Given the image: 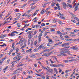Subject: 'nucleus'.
<instances>
[{
  "instance_id": "obj_1",
  "label": "nucleus",
  "mask_w": 79,
  "mask_h": 79,
  "mask_svg": "<svg viewBox=\"0 0 79 79\" xmlns=\"http://www.w3.org/2000/svg\"><path fill=\"white\" fill-rule=\"evenodd\" d=\"M60 53L61 55L64 56H67V55L65 53H67V52H69V50L65 48L60 49Z\"/></svg>"
},
{
  "instance_id": "obj_2",
  "label": "nucleus",
  "mask_w": 79,
  "mask_h": 79,
  "mask_svg": "<svg viewBox=\"0 0 79 79\" xmlns=\"http://www.w3.org/2000/svg\"><path fill=\"white\" fill-rule=\"evenodd\" d=\"M53 52H54V51H51L50 52L48 53H44V55H42V56H46V57H48V56H50V55L52 54L53 53Z\"/></svg>"
},
{
  "instance_id": "obj_3",
  "label": "nucleus",
  "mask_w": 79,
  "mask_h": 79,
  "mask_svg": "<svg viewBox=\"0 0 79 79\" xmlns=\"http://www.w3.org/2000/svg\"><path fill=\"white\" fill-rule=\"evenodd\" d=\"M21 56H16V57H15L13 58V60H17L18 61H19L21 60Z\"/></svg>"
},
{
  "instance_id": "obj_4",
  "label": "nucleus",
  "mask_w": 79,
  "mask_h": 79,
  "mask_svg": "<svg viewBox=\"0 0 79 79\" xmlns=\"http://www.w3.org/2000/svg\"><path fill=\"white\" fill-rule=\"evenodd\" d=\"M20 72L18 71L17 72L16 71V70H15L14 72L13 73L11 74V76H14V75H15L16 74H18V73H19Z\"/></svg>"
},
{
  "instance_id": "obj_5",
  "label": "nucleus",
  "mask_w": 79,
  "mask_h": 79,
  "mask_svg": "<svg viewBox=\"0 0 79 79\" xmlns=\"http://www.w3.org/2000/svg\"><path fill=\"white\" fill-rule=\"evenodd\" d=\"M70 48L73 49V50H78V48L76 46H73Z\"/></svg>"
},
{
  "instance_id": "obj_6",
  "label": "nucleus",
  "mask_w": 79,
  "mask_h": 79,
  "mask_svg": "<svg viewBox=\"0 0 79 79\" xmlns=\"http://www.w3.org/2000/svg\"><path fill=\"white\" fill-rule=\"evenodd\" d=\"M69 43H64V44H61L60 45V47H65L66 46V45H69Z\"/></svg>"
},
{
  "instance_id": "obj_7",
  "label": "nucleus",
  "mask_w": 79,
  "mask_h": 79,
  "mask_svg": "<svg viewBox=\"0 0 79 79\" xmlns=\"http://www.w3.org/2000/svg\"><path fill=\"white\" fill-rule=\"evenodd\" d=\"M28 33L29 35L28 36V37H29V38H30L31 36V33H32V31H28Z\"/></svg>"
},
{
  "instance_id": "obj_8",
  "label": "nucleus",
  "mask_w": 79,
  "mask_h": 79,
  "mask_svg": "<svg viewBox=\"0 0 79 79\" xmlns=\"http://www.w3.org/2000/svg\"><path fill=\"white\" fill-rule=\"evenodd\" d=\"M49 43H48V44H52V40H51V39H49L48 40Z\"/></svg>"
},
{
  "instance_id": "obj_9",
  "label": "nucleus",
  "mask_w": 79,
  "mask_h": 79,
  "mask_svg": "<svg viewBox=\"0 0 79 79\" xmlns=\"http://www.w3.org/2000/svg\"><path fill=\"white\" fill-rule=\"evenodd\" d=\"M23 70V68H19L17 69H16L15 70V71H22Z\"/></svg>"
},
{
  "instance_id": "obj_10",
  "label": "nucleus",
  "mask_w": 79,
  "mask_h": 79,
  "mask_svg": "<svg viewBox=\"0 0 79 79\" xmlns=\"http://www.w3.org/2000/svg\"><path fill=\"white\" fill-rule=\"evenodd\" d=\"M44 10H45L44 9H43L40 12L41 14H42L43 15H44V14L45 13V12H44Z\"/></svg>"
},
{
  "instance_id": "obj_11",
  "label": "nucleus",
  "mask_w": 79,
  "mask_h": 79,
  "mask_svg": "<svg viewBox=\"0 0 79 79\" xmlns=\"http://www.w3.org/2000/svg\"><path fill=\"white\" fill-rule=\"evenodd\" d=\"M79 38L73 40V42H76L77 41H79Z\"/></svg>"
},
{
  "instance_id": "obj_12",
  "label": "nucleus",
  "mask_w": 79,
  "mask_h": 79,
  "mask_svg": "<svg viewBox=\"0 0 79 79\" xmlns=\"http://www.w3.org/2000/svg\"><path fill=\"white\" fill-rule=\"evenodd\" d=\"M4 37H5V35H1L0 38H1V39H4Z\"/></svg>"
},
{
  "instance_id": "obj_13",
  "label": "nucleus",
  "mask_w": 79,
  "mask_h": 79,
  "mask_svg": "<svg viewBox=\"0 0 79 79\" xmlns=\"http://www.w3.org/2000/svg\"><path fill=\"white\" fill-rule=\"evenodd\" d=\"M78 6L77 5L75 8H74V9L75 10H74V11H76V10H78Z\"/></svg>"
},
{
  "instance_id": "obj_14",
  "label": "nucleus",
  "mask_w": 79,
  "mask_h": 79,
  "mask_svg": "<svg viewBox=\"0 0 79 79\" xmlns=\"http://www.w3.org/2000/svg\"><path fill=\"white\" fill-rule=\"evenodd\" d=\"M48 71L49 72V73H53V70L52 69H50Z\"/></svg>"
},
{
  "instance_id": "obj_15",
  "label": "nucleus",
  "mask_w": 79,
  "mask_h": 79,
  "mask_svg": "<svg viewBox=\"0 0 79 79\" xmlns=\"http://www.w3.org/2000/svg\"><path fill=\"white\" fill-rule=\"evenodd\" d=\"M50 31L52 32H55V30L54 29V28H52L51 29Z\"/></svg>"
},
{
  "instance_id": "obj_16",
  "label": "nucleus",
  "mask_w": 79,
  "mask_h": 79,
  "mask_svg": "<svg viewBox=\"0 0 79 79\" xmlns=\"http://www.w3.org/2000/svg\"><path fill=\"white\" fill-rule=\"evenodd\" d=\"M59 66H60L59 65L53 64V67H59Z\"/></svg>"
},
{
  "instance_id": "obj_17",
  "label": "nucleus",
  "mask_w": 79,
  "mask_h": 79,
  "mask_svg": "<svg viewBox=\"0 0 79 79\" xmlns=\"http://www.w3.org/2000/svg\"><path fill=\"white\" fill-rule=\"evenodd\" d=\"M63 6H67V7L68 6V5H66V3H64V2H63Z\"/></svg>"
},
{
  "instance_id": "obj_18",
  "label": "nucleus",
  "mask_w": 79,
  "mask_h": 79,
  "mask_svg": "<svg viewBox=\"0 0 79 79\" xmlns=\"http://www.w3.org/2000/svg\"><path fill=\"white\" fill-rule=\"evenodd\" d=\"M54 71L56 72V74H58V71H57V69L56 68L54 69Z\"/></svg>"
},
{
  "instance_id": "obj_19",
  "label": "nucleus",
  "mask_w": 79,
  "mask_h": 79,
  "mask_svg": "<svg viewBox=\"0 0 79 79\" xmlns=\"http://www.w3.org/2000/svg\"><path fill=\"white\" fill-rule=\"evenodd\" d=\"M71 21L73 23H76V21L72 19L71 20Z\"/></svg>"
},
{
  "instance_id": "obj_20",
  "label": "nucleus",
  "mask_w": 79,
  "mask_h": 79,
  "mask_svg": "<svg viewBox=\"0 0 79 79\" xmlns=\"http://www.w3.org/2000/svg\"><path fill=\"white\" fill-rule=\"evenodd\" d=\"M60 39L61 40H64V39L63 37V36L62 35H60Z\"/></svg>"
},
{
  "instance_id": "obj_21",
  "label": "nucleus",
  "mask_w": 79,
  "mask_h": 79,
  "mask_svg": "<svg viewBox=\"0 0 79 79\" xmlns=\"http://www.w3.org/2000/svg\"><path fill=\"white\" fill-rule=\"evenodd\" d=\"M39 42H40L41 40H42V39L41 38V37H39Z\"/></svg>"
},
{
  "instance_id": "obj_22",
  "label": "nucleus",
  "mask_w": 79,
  "mask_h": 79,
  "mask_svg": "<svg viewBox=\"0 0 79 79\" xmlns=\"http://www.w3.org/2000/svg\"><path fill=\"white\" fill-rule=\"evenodd\" d=\"M12 64L11 65V67H13V66H14L15 65V61H13V62H12Z\"/></svg>"
},
{
  "instance_id": "obj_23",
  "label": "nucleus",
  "mask_w": 79,
  "mask_h": 79,
  "mask_svg": "<svg viewBox=\"0 0 79 79\" xmlns=\"http://www.w3.org/2000/svg\"><path fill=\"white\" fill-rule=\"evenodd\" d=\"M14 11H15V12H19V9H17L15 10Z\"/></svg>"
},
{
  "instance_id": "obj_24",
  "label": "nucleus",
  "mask_w": 79,
  "mask_h": 79,
  "mask_svg": "<svg viewBox=\"0 0 79 79\" xmlns=\"http://www.w3.org/2000/svg\"><path fill=\"white\" fill-rule=\"evenodd\" d=\"M8 68V66H7L3 70H4V71H6V69H7Z\"/></svg>"
},
{
  "instance_id": "obj_25",
  "label": "nucleus",
  "mask_w": 79,
  "mask_h": 79,
  "mask_svg": "<svg viewBox=\"0 0 79 79\" xmlns=\"http://www.w3.org/2000/svg\"><path fill=\"white\" fill-rule=\"evenodd\" d=\"M60 45V43H56V44H54V45L55 46H57L58 45Z\"/></svg>"
},
{
  "instance_id": "obj_26",
  "label": "nucleus",
  "mask_w": 79,
  "mask_h": 79,
  "mask_svg": "<svg viewBox=\"0 0 79 79\" xmlns=\"http://www.w3.org/2000/svg\"><path fill=\"white\" fill-rule=\"evenodd\" d=\"M74 19H76L77 21H79V19H78L77 17H75V18H74Z\"/></svg>"
},
{
  "instance_id": "obj_27",
  "label": "nucleus",
  "mask_w": 79,
  "mask_h": 79,
  "mask_svg": "<svg viewBox=\"0 0 79 79\" xmlns=\"http://www.w3.org/2000/svg\"><path fill=\"white\" fill-rule=\"evenodd\" d=\"M16 16H18V17H19L21 16V13H18L17 14Z\"/></svg>"
},
{
  "instance_id": "obj_28",
  "label": "nucleus",
  "mask_w": 79,
  "mask_h": 79,
  "mask_svg": "<svg viewBox=\"0 0 79 79\" xmlns=\"http://www.w3.org/2000/svg\"><path fill=\"white\" fill-rule=\"evenodd\" d=\"M67 4L68 5V6H69L70 8H72V6L71 5L69 4L68 3H67Z\"/></svg>"
},
{
  "instance_id": "obj_29",
  "label": "nucleus",
  "mask_w": 79,
  "mask_h": 79,
  "mask_svg": "<svg viewBox=\"0 0 79 79\" xmlns=\"http://www.w3.org/2000/svg\"><path fill=\"white\" fill-rule=\"evenodd\" d=\"M4 46H6V44H4L3 45H0V47H4Z\"/></svg>"
},
{
  "instance_id": "obj_30",
  "label": "nucleus",
  "mask_w": 79,
  "mask_h": 79,
  "mask_svg": "<svg viewBox=\"0 0 79 79\" xmlns=\"http://www.w3.org/2000/svg\"><path fill=\"white\" fill-rule=\"evenodd\" d=\"M42 45H41L40 46L39 48H38V49H40V48H42Z\"/></svg>"
},
{
  "instance_id": "obj_31",
  "label": "nucleus",
  "mask_w": 79,
  "mask_h": 79,
  "mask_svg": "<svg viewBox=\"0 0 79 79\" xmlns=\"http://www.w3.org/2000/svg\"><path fill=\"white\" fill-rule=\"evenodd\" d=\"M68 34V32H66L65 33L63 32V35H66Z\"/></svg>"
},
{
  "instance_id": "obj_32",
  "label": "nucleus",
  "mask_w": 79,
  "mask_h": 79,
  "mask_svg": "<svg viewBox=\"0 0 79 79\" xmlns=\"http://www.w3.org/2000/svg\"><path fill=\"white\" fill-rule=\"evenodd\" d=\"M72 16H73V18H76V15L73 14L72 15Z\"/></svg>"
},
{
  "instance_id": "obj_33",
  "label": "nucleus",
  "mask_w": 79,
  "mask_h": 79,
  "mask_svg": "<svg viewBox=\"0 0 79 79\" xmlns=\"http://www.w3.org/2000/svg\"><path fill=\"white\" fill-rule=\"evenodd\" d=\"M23 38H21V39L20 40V41L19 42V44H20V42H21V41H22V40H23Z\"/></svg>"
},
{
  "instance_id": "obj_34",
  "label": "nucleus",
  "mask_w": 79,
  "mask_h": 79,
  "mask_svg": "<svg viewBox=\"0 0 79 79\" xmlns=\"http://www.w3.org/2000/svg\"><path fill=\"white\" fill-rule=\"evenodd\" d=\"M17 25L18 27H20V25H19V23H17Z\"/></svg>"
},
{
  "instance_id": "obj_35",
  "label": "nucleus",
  "mask_w": 79,
  "mask_h": 79,
  "mask_svg": "<svg viewBox=\"0 0 79 79\" xmlns=\"http://www.w3.org/2000/svg\"><path fill=\"white\" fill-rule=\"evenodd\" d=\"M56 3H52V4H51V6H55V5H56Z\"/></svg>"
},
{
  "instance_id": "obj_36",
  "label": "nucleus",
  "mask_w": 79,
  "mask_h": 79,
  "mask_svg": "<svg viewBox=\"0 0 79 79\" xmlns=\"http://www.w3.org/2000/svg\"><path fill=\"white\" fill-rule=\"evenodd\" d=\"M11 36H15V34L14 33H11Z\"/></svg>"
},
{
  "instance_id": "obj_37",
  "label": "nucleus",
  "mask_w": 79,
  "mask_h": 79,
  "mask_svg": "<svg viewBox=\"0 0 79 79\" xmlns=\"http://www.w3.org/2000/svg\"><path fill=\"white\" fill-rule=\"evenodd\" d=\"M56 23V20L54 19L53 20V23Z\"/></svg>"
},
{
  "instance_id": "obj_38",
  "label": "nucleus",
  "mask_w": 79,
  "mask_h": 79,
  "mask_svg": "<svg viewBox=\"0 0 79 79\" xmlns=\"http://www.w3.org/2000/svg\"><path fill=\"white\" fill-rule=\"evenodd\" d=\"M56 6H58V10H60V9L59 8V4H58V3H57L56 4Z\"/></svg>"
},
{
  "instance_id": "obj_39",
  "label": "nucleus",
  "mask_w": 79,
  "mask_h": 79,
  "mask_svg": "<svg viewBox=\"0 0 79 79\" xmlns=\"http://www.w3.org/2000/svg\"><path fill=\"white\" fill-rule=\"evenodd\" d=\"M49 61H51V63L52 64L54 63V62L52 61V60L51 59L49 60Z\"/></svg>"
},
{
  "instance_id": "obj_40",
  "label": "nucleus",
  "mask_w": 79,
  "mask_h": 79,
  "mask_svg": "<svg viewBox=\"0 0 79 79\" xmlns=\"http://www.w3.org/2000/svg\"><path fill=\"white\" fill-rule=\"evenodd\" d=\"M37 40H36L35 41V42H34L35 46V45H36L37 44Z\"/></svg>"
},
{
  "instance_id": "obj_41",
  "label": "nucleus",
  "mask_w": 79,
  "mask_h": 79,
  "mask_svg": "<svg viewBox=\"0 0 79 79\" xmlns=\"http://www.w3.org/2000/svg\"><path fill=\"white\" fill-rule=\"evenodd\" d=\"M60 66H62V67H64V65L62 64H60Z\"/></svg>"
},
{
  "instance_id": "obj_42",
  "label": "nucleus",
  "mask_w": 79,
  "mask_h": 79,
  "mask_svg": "<svg viewBox=\"0 0 79 79\" xmlns=\"http://www.w3.org/2000/svg\"><path fill=\"white\" fill-rule=\"evenodd\" d=\"M64 62V63H68V60H63Z\"/></svg>"
},
{
  "instance_id": "obj_43",
  "label": "nucleus",
  "mask_w": 79,
  "mask_h": 79,
  "mask_svg": "<svg viewBox=\"0 0 79 79\" xmlns=\"http://www.w3.org/2000/svg\"><path fill=\"white\" fill-rule=\"evenodd\" d=\"M37 31H35L34 33V34H33L34 35H35V34H37Z\"/></svg>"
},
{
  "instance_id": "obj_44",
  "label": "nucleus",
  "mask_w": 79,
  "mask_h": 79,
  "mask_svg": "<svg viewBox=\"0 0 79 79\" xmlns=\"http://www.w3.org/2000/svg\"><path fill=\"white\" fill-rule=\"evenodd\" d=\"M52 57H53V58H55V60H56V61H57V62H58V60H57V58H56L54 56H53Z\"/></svg>"
},
{
  "instance_id": "obj_45",
  "label": "nucleus",
  "mask_w": 79,
  "mask_h": 79,
  "mask_svg": "<svg viewBox=\"0 0 79 79\" xmlns=\"http://www.w3.org/2000/svg\"><path fill=\"white\" fill-rule=\"evenodd\" d=\"M60 18L62 19H65V18L64 17H61V16H60Z\"/></svg>"
},
{
  "instance_id": "obj_46",
  "label": "nucleus",
  "mask_w": 79,
  "mask_h": 79,
  "mask_svg": "<svg viewBox=\"0 0 79 79\" xmlns=\"http://www.w3.org/2000/svg\"><path fill=\"white\" fill-rule=\"evenodd\" d=\"M26 42H24V47H26Z\"/></svg>"
},
{
  "instance_id": "obj_47",
  "label": "nucleus",
  "mask_w": 79,
  "mask_h": 79,
  "mask_svg": "<svg viewBox=\"0 0 79 79\" xmlns=\"http://www.w3.org/2000/svg\"><path fill=\"white\" fill-rule=\"evenodd\" d=\"M42 36V34H40V35H39L38 37L40 38L41 37V36Z\"/></svg>"
},
{
  "instance_id": "obj_48",
  "label": "nucleus",
  "mask_w": 79,
  "mask_h": 79,
  "mask_svg": "<svg viewBox=\"0 0 79 79\" xmlns=\"http://www.w3.org/2000/svg\"><path fill=\"white\" fill-rule=\"evenodd\" d=\"M70 47V46H66V47L64 48H66L67 49H68V48H69Z\"/></svg>"
},
{
  "instance_id": "obj_49",
  "label": "nucleus",
  "mask_w": 79,
  "mask_h": 79,
  "mask_svg": "<svg viewBox=\"0 0 79 79\" xmlns=\"http://www.w3.org/2000/svg\"><path fill=\"white\" fill-rule=\"evenodd\" d=\"M66 30H67V31H69V30H71L70 28H66Z\"/></svg>"
},
{
  "instance_id": "obj_50",
  "label": "nucleus",
  "mask_w": 79,
  "mask_h": 79,
  "mask_svg": "<svg viewBox=\"0 0 79 79\" xmlns=\"http://www.w3.org/2000/svg\"><path fill=\"white\" fill-rule=\"evenodd\" d=\"M29 57V56H26V58H25V60H27V59H28V58Z\"/></svg>"
},
{
  "instance_id": "obj_51",
  "label": "nucleus",
  "mask_w": 79,
  "mask_h": 79,
  "mask_svg": "<svg viewBox=\"0 0 79 79\" xmlns=\"http://www.w3.org/2000/svg\"><path fill=\"white\" fill-rule=\"evenodd\" d=\"M69 70H67L65 71V72L66 73H68V72H69Z\"/></svg>"
},
{
  "instance_id": "obj_52",
  "label": "nucleus",
  "mask_w": 79,
  "mask_h": 79,
  "mask_svg": "<svg viewBox=\"0 0 79 79\" xmlns=\"http://www.w3.org/2000/svg\"><path fill=\"white\" fill-rule=\"evenodd\" d=\"M77 31H79V30H75L73 31V32H76Z\"/></svg>"
},
{
  "instance_id": "obj_53",
  "label": "nucleus",
  "mask_w": 79,
  "mask_h": 79,
  "mask_svg": "<svg viewBox=\"0 0 79 79\" xmlns=\"http://www.w3.org/2000/svg\"><path fill=\"white\" fill-rule=\"evenodd\" d=\"M6 58V56L4 58L2 59V61H4Z\"/></svg>"
},
{
  "instance_id": "obj_54",
  "label": "nucleus",
  "mask_w": 79,
  "mask_h": 79,
  "mask_svg": "<svg viewBox=\"0 0 79 79\" xmlns=\"http://www.w3.org/2000/svg\"><path fill=\"white\" fill-rule=\"evenodd\" d=\"M41 26H45V24L44 23H42V24H41Z\"/></svg>"
},
{
  "instance_id": "obj_55",
  "label": "nucleus",
  "mask_w": 79,
  "mask_h": 79,
  "mask_svg": "<svg viewBox=\"0 0 79 79\" xmlns=\"http://www.w3.org/2000/svg\"><path fill=\"white\" fill-rule=\"evenodd\" d=\"M60 15L61 16V17H62L63 16H64V15L61 14V13H60Z\"/></svg>"
},
{
  "instance_id": "obj_56",
  "label": "nucleus",
  "mask_w": 79,
  "mask_h": 79,
  "mask_svg": "<svg viewBox=\"0 0 79 79\" xmlns=\"http://www.w3.org/2000/svg\"><path fill=\"white\" fill-rule=\"evenodd\" d=\"M47 35V33L46 32H45V34L44 35V37H45V36H46V35Z\"/></svg>"
},
{
  "instance_id": "obj_57",
  "label": "nucleus",
  "mask_w": 79,
  "mask_h": 79,
  "mask_svg": "<svg viewBox=\"0 0 79 79\" xmlns=\"http://www.w3.org/2000/svg\"><path fill=\"white\" fill-rule=\"evenodd\" d=\"M35 56L34 54H33L31 55L30 56L31 57H33V56Z\"/></svg>"
},
{
  "instance_id": "obj_58",
  "label": "nucleus",
  "mask_w": 79,
  "mask_h": 79,
  "mask_svg": "<svg viewBox=\"0 0 79 79\" xmlns=\"http://www.w3.org/2000/svg\"><path fill=\"white\" fill-rule=\"evenodd\" d=\"M15 45V44H14V43H13L12 44V45L11 46L12 48H13V47H14V46Z\"/></svg>"
},
{
  "instance_id": "obj_59",
  "label": "nucleus",
  "mask_w": 79,
  "mask_h": 79,
  "mask_svg": "<svg viewBox=\"0 0 79 79\" xmlns=\"http://www.w3.org/2000/svg\"><path fill=\"white\" fill-rule=\"evenodd\" d=\"M42 6L43 8H45V7H46V5H45V4H44Z\"/></svg>"
},
{
  "instance_id": "obj_60",
  "label": "nucleus",
  "mask_w": 79,
  "mask_h": 79,
  "mask_svg": "<svg viewBox=\"0 0 79 79\" xmlns=\"http://www.w3.org/2000/svg\"><path fill=\"white\" fill-rule=\"evenodd\" d=\"M65 40L66 41H69V40H69V39H66Z\"/></svg>"
},
{
  "instance_id": "obj_61",
  "label": "nucleus",
  "mask_w": 79,
  "mask_h": 79,
  "mask_svg": "<svg viewBox=\"0 0 79 79\" xmlns=\"http://www.w3.org/2000/svg\"><path fill=\"white\" fill-rule=\"evenodd\" d=\"M35 2H33V3H32L31 5H34L35 4Z\"/></svg>"
},
{
  "instance_id": "obj_62",
  "label": "nucleus",
  "mask_w": 79,
  "mask_h": 79,
  "mask_svg": "<svg viewBox=\"0 0 79 79\" xmlns=\"http://www.w3.org/2000/svg\"><path fill=\"white\" fill-rule=\"evenodd\" d=\"M32 45H33V42H31V46H32Z\"/></svg>"
},
{
  "instance_id": "obj_63",
  "label": "nucleus",
  "mask_w": 79,
  "mask_h": 79,
  "mask_svg": "<svg viewBox=\"0 0 79 79\" xmlns=\"http://www.w3.org/2000/svg\"><path fill=\"white\" fill-rule=\"evenodd\" d=\"M41 77L42 78V79H45V77L44 76H43Z\"/></svg>"
},
{
  "instance_id": "obj_64",
  "label": "nucleus",
  "mask_w": 79,
  "mask_h": 79,
  "mask_svg": "<svg viewBox=\"0 0 79 79\" xmlns=\"http://www.w3.org/2000/svg\"><path fill=\"white\" fill-rule=\"evenodd\" d=\"M9 62H10V59H8L7 61V63H9Z\"/></svg>"
}]
</instances>
